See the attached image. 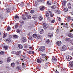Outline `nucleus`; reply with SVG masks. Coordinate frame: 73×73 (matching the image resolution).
I'll use <instances>...</instances> for the list:
<instances>
[{"label": "nucleus", "instance_id": "0eeeda50", "mask_svg": "<svg viewBox=\"0 0 73 73\" xmlns=\"http://www.w3.org/2000/svg\"><path fill=\"white\" fill-rule=\"evenodd\" d=\"M56 44L57 45L60 46V45H61V42L60 41H58L56 42Z\"/></svg>", "mask_w": 73, "mask_h": 73}, {"label": "nucleus", "instance_id": "37998d69", "mask_svg": "<svg viewBox=\"0 0 73 73\" xmlns=\"http://www.w3.org/2000/svg\"><path fill=\"white\" fill-rule=\"evenodd\" d=\"M41 38V36L40 35L38 36L37 38L38 39H40Z\"/></svg>", "mask_w": 73, "mask_h": 73}, {"label": "nucleus", "instance_id": "c756f323", "mask_svg": "<svg viewBox=\"0 0 73 73\" xmlns=\"http://www.w3.org/2000/svg\"><path fill=\"white\" fill-rule=\"evenodd\" d=\"M37 16L36 15H35L33 16V19L34 20H36V17L35 16Z\"/></svg>", "mask_w": 73, "mask_h": 73}, {"label": "nucleus", "instance_id": "20e7f679", "mask_svg": "<svg viewBox=\"0 0 73 73\" xmlns=\"http://www.w3.org/2000/svg\"><path fill=\"white\" fill-rule=\"evenodd\" d=\"M11 38H12V36H10L9 38L6 39L5 40L7 42H11Z\"/></svg>", "mask_w": 73, "mask_h": 73}, {"label": "nucleus", "instance_id": "423d86ee", "mask_svg": "<svg viewBox=\"0 0 73 73\" xmlns=\"http://www.w3.org/2000/svg\"><path fill=\"white\" fill-rule=\"evenodd\" d=\"M66 58L68 61H70L72 60V57L70 56H67Z\"/></svg>", "mask_w": 73, "mask_h": 73}, {"label": "nucleus", "instance_id": "4c0bfd02", "mask_svg": "<svg viewBox=\"0 0 73 73\" xmlns=\"http://www.w3.org/2000/svg\"><path fill=\"white\" fill-rule=\"evenodd\" d=\"M22 66L23 68H25V64L24 63H22Z\"/></svg>", "mask_w": 73, "mask_h": 73}, {"label": "nucleus", "instance_id": "a878e982", "mask_svg": "<svg viewBox=\"0 0 73 73\" xmlns=\"http://www.w3.org/2000/svg\"><path fill=\"white\" fill-rule=\"evenodd\" d=\"M15 19H19V17L18 15H15Z\"/></svg>", "mask_w": 73, "mask_h": 73}, {"label": "nucleus", "instance_id": "7ed1b4c3", "mask_svg": "<svg viewBox=\"0 0 73 73\" xmlns=\"http://www.w3.org/2000/svg\"><path fill=\"white\" fill-rule=\"evenodd\" d=\"M45 49V47L44 46L40 47L39 49V50L40 52H44Z\"/></svg>", "mask_w": 73, "mask_h": 73}, {"label": "nucleus", "instance_id": "9d476101", "mask_svg": "<svg viewBox=\"0 0 73 73\" xmlns=\"http://www.w3.org/2000/svg\"><path fill=\"white\" fill-rule=\"evenodd\" d=\"M22 40L23 42H26L27 41V39L26 38L23 37L22 38Z\"/></svg>", "mask_w": 73, "mask_h": 73}, {"label": "nucleus", "instance_id": "ea45409f", "mask_svg": "<svg viewBox=\"0 0 73 73\" xmlns=\"http://www.w3.org/2000/svg\"><path fill=\"white\" fill-rule=\"evenodd\" d=\"M47 20L48 21H50L51 20V19L49 17H48L47 18Z\"/></svg>", "mask_w": 73, "mask_h": 73}, {"label": "nucleus", "instance_id": "3c124183", "mask_svg": "<svg viewBox=\"0 0 73 73\" xmlns=\"http://www.w3.org/2000/svg\"><path fill=\"white\" fill-rule=\"evenodd\" d=\"M71 43L73 45V40H71Z\"/></svg>", "mask_w": 73, "mask_h": 73}, {"label": "nucleus", "instance_id": "72a5a7b5", "mask_svg": "<svg viewBox=\"0 0 73 73\" xmlns=\"http://www.w3.org/2000/svg\"><path fill=\"white\" fill-rule=\"evenodd\" d=\"M11 59L9 58H7V62H9L11 61Z\"/></svg>", "mask_w": 73, "mask_h": 73}, {"label": "nucleus", "instance_id": "dca6fc26", "mask_svg": "<svg viewBox=\"0 0 73 73\" xmlns=\"http://www.w3.org/2000/svg\"><path fill=\"white\" fill-rule=\"evenodd\" d=\"M21 53V51H18L16 52V54L17 55H19Z\"/></svg>", "mask_w": 73, "mask_h": 73}, {"label": "nucleus", "instance_id": "13d9d810", "mask_svg": "<svg viewBox=\"0 0 73 73\" xmlns=\"http://www.w3.org/2000/svg\"><path fill=\"white\" fill-rule=\"evenodd\" d=\"M57 71V70H56V72H55V73H59Z\"/></svg>", "mask_w": 73, "mask_h": 73}, {"label": "nucleus", "instance_id": "bb28decb", "mask_svg": "<svg viewBox=\"0 0 73 73\" xmlns=\"http://www.w3.org/2000/svg\"><path fill=\"white\" fill-rule=\"evenodd\" d=\"M27 19H31V17L30 15H28L27 16Z\"/></svg>", "mask_w": 73, "mask_h": 73}, {"label": "nucleus", "instance_id": "ddd939ff", "mask_svg": "<svg viewBox=\"0 0 73 73\" xmlns=\"http://www.w3.org/2000/svg\"><path fill=\"white\" fill-rule=\"evenodd\" d=\"M18 47L19 48V49H23V45H22L21 44H19L18 45Z\"/></svg>", "mask_w": 73, "mask_h": 73}, {"label": "nucleus", "instance_id": "0e129e2a", "mask_svg": "<svg viewBox=\"0 0 73 73\" xmlns=\"http://www.w3.org/2000/svg\"><path fill=\"white\" fill-rule=\"evenodd\" d=\"M49 13H50V14H52V11H49Z\"/></svg>", "mask_w": 73, "mask_h": 73}, {"label": "nucleus", "instance_id": "6e6552de", "mask_svg": "<svg viewBox=\"0 0 73 73\" xmlns=\"http://www.w3.org/2000/svg\"><path fill=\"white\" fill-rule=\"evenodd\" d=\"M69 64H70V66H71V67H72V68H73V62L70 61L69 62Z\"/></svg>", "mask_w": 73, "mask_h": 73}, {"label": "nucleus", "instance_id": "4d7b16f0", "mask_svg": "<svg viewBox=\"0 0 73 73\" xmlns=\"http://www.w3.org/2000/svg\"><path fill=\"white\" fill-rule=\"evenodd\" d=\"M32 39V37L31 36L29 38V39L30 40H31Z\"/></svg>", "mask_w": 73, "mask_h": 73}, {"label": "nucleus", "instance_id": "cd10ccee", "mask_svg": "<svg viewBox=\"0 0 73 73\" xmlns=\"http://www.w3.org/2000/svg\"><path fill=\"white\" fill-rule=\"evenodd\" d=\"M37 61L38 63H39V64H40L41 62V60H40L39 59H38L37 60Z\"/></svg>", "mask_w": 73, "mask_h": 73}, {"label": "nucleus", "instance_id": "a18cd8bd", "mask_svg": "<svg viewBox=\"0 0 73 73\" xmlns=\"http://www.w3.org/2000/svg\"><path fill=\"white\" fill-rule=\"evenodd\" d=\"M58 18L59 21H61V18H60V17H58Z\"/></svg>", "mask_w": 73, "mask_h": 73}, {"label": "nucleus", "instance_id": "5fc2aeb1", "mask_svg": "<svg viewBox=\"0 0 73 73\" xmlns=\"http://www.w3.org/2000/svg\"><path fill=\"white\" fill-rule=\"evenodd\" d=\"M22 19H23V20H25V19H26V18L24 17H22Z\"/></svg>", "mask_w": 73, "mask_h": 73}, {"label": "nucleus", "instance_id": "79ce46f5", "mask_svg": "<svg viewBox=\"0 0 73 73\" xmlns=\"http://www.w3.org/2000/svg\"><path fill=\"white\" fill-rule=\"evenodd\" d=\"M30 12L31 13H33L35 12L34 10H31L30 11Z\"/></svg>", "mask_w": 73, "mask_h": 73}, {"label": "nucleus", "instance_id": "de8ad7c7", "mask_svg": "<svg viewBox=\"0 0 73 73\" xmlns=\"http://www.w3.org/2000/svg\"><path fill=\"white\" fill-rule=\"evenodd\" d=\"M55 20H54L53 19L51 21V23H54Z\"/></svg>", "mask_w": 73, "mask_h": 73}, {"label": "nucleus", "instance_id": "a19ab883", "mask_svg": "<svg viewBox=\"0 0 73 73\" xmlns=\"http://www.w3.org/2000/svg\"><path fill=\"white\" fill-rule=\"evenodd\" d=\"M13 37L14 38H17V35H14L13 36Z\"/></svg>", "mask_w": 73, "mask_h": 73}, {"label": "nucleus", "instance_id": "338daca9", "mask_svg": "<svg viewBox=\"0 0 73 73\" xmlns=\"http://www.w3.org/2000/svg\"><path fill=\"white\" fill-rule=\"evenodd\" d=\"M29 49H32V47H29Z\"/></svg>", "mask_w": 73, "mask_h": 73}, {"label": "nucleus", "instance_id": "6e6d98bb", "mask_svg": "<svg viewBox=\"0 0 73 73\" xmlns=\"http://www.w3.org/2000/svg\"><path fill=\"white\" fill-rule=\"evenodd\" d=\"M46 42H47V43H49V42H50V40H48L46 41Z\"/></svg>", "mask_w": 73, "mask_h": 73}, {"label": "nucleus", "instance_id": "680f3d73", "mask_svg": "<svg viewBox=\"0 0 73 73\" xmlns=\"http://www.w3.org/2000/svg\"><path fill=\"white\" fill-rule=\"evenodd\" d=\"M68 27V25L67 24L66 25V26H65V27Z\"/></svg>", "mask_w": 73, "mask_h": 73}, {"label": "nucleus", "instance_id": "2f4dec72", "mask_svg": "<svg viewBox=\"0 0 73 73\" xmlns=\"http://www.w3.org/2000/svg\"><path fill=\"white\" fill-rule=\"evenodd\" d=\"M39 19L40 21H41L42 20V17H39Z\"/></svg>", "mask_w": 73, "mask_h": 73}, {"label": "nucleus", "instance_id": "864d4df0", "mask_svg": "<svg viewBox=\"0 0 73 73\" xmlns=\"http://www.w3.org/2000/svg\"><path fill=\"white\" fill-rule=\"evenodd\" d=\"M43 1V0H38V2H42Z\"/></svg>", "mask_w": 73, "mask_h": 73}, {"label": "nucleus", "instance_id": "f257e3e1", "mask_svg": "<svg viewBox=\"0 0 73 73\" xmlns=\"http://www.w3.org/2000/svg\"><path fill=\"white\" fill-rule=\"evenodd\" d=\"M43 27L44 29H47L49 30H52L53 27L52 26H49V25H47L46 23H43Z\"/></svg>", "mask_w": 73, "mask_h": 73}, {"label": "nucleus", "instance_id": "49530a36", "mask_svg": "<svg viewBox=\"0 0 73 73\" xmlns=\"http://www.w3.org/2000/svg\"><path fill=\"white\" fill-rule=\"evenodd\" d=\"M11 53L13 54H16V52L15 51H13L11 52Z\"/></svg>", "mask_w": 73, "mask_h": 73}, {"label": "nucleus", "instance_id": "473e14b6", "mask_svg": "<svg viewBox=\"0 0 73 73\" xmlns=\"http://www.w3.org/2000/svg\"><path fill=\"white\" fill-rule=\"evenodd\" d=\"M56 7V6L55 5H53L51 7L52 9H55Z\"/></svg>", "mask_w": 73, "mask_h": 73}, {"label": "nucleus", "instance_id": "774afa93", "mask_svg": "<svg viewBox=\"0 0 73 73\" xmlns=\"http://www.w3.org/2000/svg\"><path fill=\"white\" fill-rule=\"evenodd\" d=\"M71 14H72V15H73V12H72L71 13Z\"/></svg>", "mask_w": 73, "mask_h": 73}, {"label": "nucleus", "instance_id": "4468645a", "mask_svg": "<svg viewBox=\"0 0 73 73\" xmlns=\"http://www.w3.org/2000/svg\"><path fill=\"white\" fill-rule=\"evenodd\" d=\"M3 49L4 50H7L8 49V47L7 46H4Z\"/></svg>", "mask_w": 73, "mask_h": 73}, {"label": "nucleus", "instance_id": "69168bd1", "mask_svg": "<svg viewBox=\"0 0 73 73\" xmlns=\"http://www.w3.org/2000/svg\"><path fill=\"white\" fill-rule=\"evenodd\" d=\"M73 32V29H72V30H71L70 31V32Z\"/></svg>", "mask_w": 73, "mask_h": 73}, {"label": "nucleus", "instance_id": "f704fd0d", "mask_svg": "<svg viewBox=\"0 0 73 73\" xmlns=\"http://www.w3.org/2000/svg\"><path fill=\"white\" fill-rule=\"evenodd\" d=\"M67 18H68V19L69 20H72V17H69Z\"/></svg>", "mask_w": 73, "mask_h": 73}, {"label": "nucleus", "instance_id": "58836bf2", "mask_svg": "<svg viewBox=\"0 0 73 73\" xmlns=\"http://www.w3.org/2000/svg\"><path fill=\"white\" fill-rule=\"evenodd\" d=\"M21 31V30L19 29H18L17 31V33H20V32Z\"/></svg>", "mask_w": 73, "mask_h": 73}, {"label": "nucleus", "instance_id": "b1692460", "mask_svg": "<svg viewBox=\"0 0 73 73\" xmlns=\"http://www.w3.org/2000/svg\"><path fill=\"white\" fill-rule=\"evenodd\" d=\"M44 32V31L43 29L40 32V34H43Z\"/></svg>", "mask_w": 73, "mask_h": 73}, {"label": "nucleus", "instance_id": "f3484780", "mask_svg": "<svg viewBox=\"0 0 73 73\" xmlns=\"http://www.w3.org/2000/svg\"><path fill=\"white\" fill-rule=\"evenodd\" d=\"M42 58H45V59H46V60H47V59H46V56H45V54H42Z\"/></svg>", "mask_w": 73, "mask_h": 73}, {"label": "nucleus", "instance_id": "9b49d317", "mask_svg": "<svg viewBox=\"0 0 73 73\" xmlns=\"http://www.w3.org/2000/svg\"><path fill=\"white\" fill-rule=\"evenodd\" d=\"M68 35L69 36V37H71V38H72V37H73V35L72 34V33H69L68 34Z\"/></svg>", "mask_w": 73, "mask_h": 73}, {"label": "nucleus", "instance_id": "052dcab7", "mask_svg": "<svg viewBox=\"0 0 73 73\" xmlns=\"http://www.w3.org/2000/svg\"><path fill=\"white\" fill-rule=\"evenodd\" d=\"M17 27H18L17 26V25H15V28H17Z\"/></svg>", "mask_w": 73, "mask_h": 73}, {"label": "nucleus", "instance_id": "c85d7f7f", "mask_svg": "<svg viewBox=\"0 0 73 73\" xmlns=\"http://www.w3.org/2000/svg\"><path fill=\"white\" fill-rule=\"evenodd\" d=\"M64 12H67V11H68V8H64Z\"/></svg>", "mask_w": 73, "mask_h": 73}, {"label": "nucleus", "instance_id": "5701e85b", "mask_svg": "<svg viewBox=\"0 0 73 73\" xmlns=\"http://www.w3.org/2000/svg\"><path fill=\"white\" fill-rule=\"evenodd\" d=\"M52 61L53 62H54V61H57V59H56V58H52Z\"/></svg>", "mask_w": 73, "mask_h": 73}, {"label": "nucleus", "instance_id": "c9c22d12", "mask_svg": "<svg viewBox=\"0 0 73 73\" xmlns=\"http://www.w3.org/2000/svg\"><path fill=\"white\" fill-rule=\"evenodd\" d=\"M63 25V26L64 27H65L66 25V24H65V23H62L61 25Z\"/></svg>", "mask_w": 73, "mask_h": 73}, {"label": "nucleus", "instance_id": "aec40b11", "mask_svg": "<svg viewBox=\"0 0 73 73\" xmlns=\"http://www.w3.org/2000/svg\"><path fill=\"white\" fill-rule=\"evenodd\" d=\"M11 66L13 68H14V67H15V64L14 63H12L11 64Z\"/></svg>", "mask_w": 73, "mask_h": 73}, {"label": "nucleus", "instance_id": "603ef678", "mask_svg": "<svg viewBox=\"0 0 73 73\" xmlns=\"http://www.w3.org/2000/svg\"><path fill=\"white\" fill-rule=\"evenodd\" d=\"M50 17H53V14L52 13L50 14Z\"/></svg>", "mask_w": 73, "mask_h": 73}, {"label": "nucleus", "instance_id": "09e8293b", "mask_svg": "<svg viewBox=\"0 0 73 73\" xmlns=\"http://www.w3.org/2000/svg\"><path fill=\"white\" fill-rule=\"evenodd\" d=\"M20 23H22V24H24V21H19Z\"/></svg>", "mask_w": 73, "mask_h": 73}, {"label": "nucleus", "instance_id": "a211bd4d", "mask_svg": "<svg viewBox=\"0 0 73 73\" xmlns=\"http://www.w3.org/2000/svg\"><path fill=\"white\" fill-rule=\"evenodd\" d=\"M4 54V52L3 51H0V56H1V55H3Z\"/></svg>", "mask_w": 73, "mask_h": 73}, {"label": "nucleus", "instance_id": "e2e57ef3", "mask_svg": "<svg viewBox=\"0 0 73 73\" xmlns=\"http://www.w3.org/2000/svg\"><path fill=\"white\" fill-rule=\"evenodd\" d=\"M19 66H18L17 67V69H19Z\"/></svg>", "mask_w": 73, "mask_h": 73}, {"label": "nucleus", "instance_id": "f8f14e48", "mask_svg": "<svg viewBox=\"0 0 73 73\" xmlns=\"http://www.w3.org/2000/svg\"><path fill=\"white\" fill-rule=\"evenodd\" d=\"M68 7L69 9H70L72 8V6H71V4L70 3H69L68 4Z\"/></svg>", "mask_w": 73, "mask_h": 73}, {"label": "nucleus", "instance_id": "e433bc0d", "mask_svg": "<svg viewBox=\"0 0 73 73\" xmlns=\"http://www.w3.org/2000/svg\"><path fill=\"white\" fill-rule=\"evenodd\" d=\"M10 29H11V27H7V31H9Z\"/></svg>", "mask_w": 73, "mask_h": 73}, {"label": "nucleus", "instance_id": "1a4fd4ad", "mask_svg": "<svg viewBox=\"0 0 73 73\" xmlns=\"http://www.w3.org/2000/svg\"><path fill=\"white\" fill-rule=\"evenodd\" d=\"M64 40L65 41H71V40L69 38H65Z\"/></svg>", "mask_w": 73, "mask_h": 73}, {"label": "nucleus", "instance_id": "c03bdc74", "mask_svg": "<svg viewBox=\"0 0 73 73\" xmlns=\"http://www.w3.org/2000/svg\"><path fill=\"white\" fill-rule=\"evenodd\" d=\"M60 11L58 10L57 11V13H58V14H60Z\"/></svg>", "mask_w": 73, "mask_h": 73}, {"label": "nucleus", "instance_id": "2eb2a0df", "mask_svg": "<svg viewBox=\"0 0 73 73\" xmlns=\"http://www.w3.org/2000/svg\"><path fill=\"white\" fill-rule=\"evenodd\" d=\"M48 36L49 37H52L53 36V34L52 33H50L48 34Z\"/></svg>", "mask_w": 73, "mask_h": 73}, {"label": "nucleus", "instance_id": "8fccbe9b", "mask_svg": "<svg viewBox=\"0 0 73 73\" xmlns=\"http://www.w3.org/2000/svg\"><path fill=\"white\" fill-rule=\"evenodd\" d=\"M47 3L48 5H51V4L49 2V1H48L47 2Z\"/></svg>", "mask_w": 73, "mask_h": 73}, {"label": "nucleus", "instance_id": "412c9836", "mask_svg": "<svg viewBox=\"0 0 73 73\" xmlns=\"http://www.w3.org/2000/svg\"><path fill=\"white\" fill-rule=\"evenodd\" d=\"M49 15H50V14H49V13L48 12L46 13L45 14V16L46 17H48V16H49Z\"/></svg>", "mask_w": 73, "mask_h": 73}, {"label": "nucleus", "instance_id": "f03ea898", "mask_svg": "<svg viewBox=\"0 0 73 73\" xmlns=\"http://www.w3.org/2000/svg\"><path fill=\"white\" fill-rule=\"evenodd\" d=\"M66 49V46L65 45L62 46L60 49V51H65Z\"/></svg>", "mask_w": 73, "mask_h": 73}, {"label": "nucleus", "instance_id": "39448f33", "mask_svg": "<svg viewBox=\"0 0 73 73\" xmlns=\"http://www.w3.org/2000/svg\"><path fill=\"white\" fill-rule=\"evenodd\" d=\"M45 9V7L44 6H41L40 7V11H44Z\"/></svg>", "mask_w": 73, "mask_h": 73}, {"label": "nucleus", "instance_id": "4be33fe9", "mask_svg": "<svg viewBox=\"0 0 73 73\" xmlns=\"http://www.w3.org/2000/svg\"><path fill=\"white\" fill-rule=\"evenodd\" d=\"M49 64V62L46 63L44 65V67H45V68H46V67H47V66H48V64Z\"/></svg>", "mask_w": 73, "mask_h": 73}, {"label": "nucleus", "instance_id": "393cba45", "mask_svg": "<svg viewBox=\"0 0 73 73\" xmlns=\"http://www.w3.org/2000/svg\"><path fill=\"white\" fill-rule=\"evenodd\" d=\"M66 4V2L64 1L63 2H62V5L63 7H65V5Z\"/></svg>", "mask_w": 73, "mask_h": 73}, {"label": "nucleus", "instance_id": "7c9ffc66", "mask_svg": "<svg viewBox=\"0 0 73 73\" xmlns=\"http://www.w3.org/2000/svg\"><path fill=\"white\" fill-rule=\"evenodd\" d=\"M7 34L6 33H5L4 34V35H3V38H5V37H7Z\"/></svg>", "mask_w": 73, "mask_h": 73}, {"label": "nucleus", "instance_id": "bf43d9fd", "mask_svg": "<svg viewBox=\"0 0 73 73\" xmlns=\"http://www.w3.org/2000/svg\"><path fill=\"white\" fill-rule=\"evenodd\" d=\"M3 62L1 61V60H0V64H3Z\"/></svg>", "mask_w": 73, "mask_h": 73}, {"label": "nucleus", "instance_id": "6ab92c4d", "mask_svg": "<svg viewBox=\"0 0 73 73\" xmlns=\"http://www.w3.org/2000/svg\"><path fill=\"white\" fill-rule=\"evenodd\" d=\"M37 34H34L33 35V37L34 38H36L37 37Z\"/></svg>", "mask_w": 73, "mask_h": 73}]
</instances>
